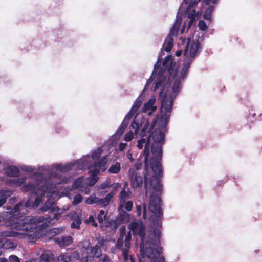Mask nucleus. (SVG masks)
<instances>
[{
  "label": "nucleus",
  "mask_w": 262,
  "mask_h": 262,
  "mask_svg": "<svg viewBox=\"0 0 262 262\" xmlns=\"http://www.w3.org/2000/svg\"><path fill=\"white\" fill-rule=\"evenodd\" d=\"M129 248H126L125 247V248H122L121 249L122 255L123 256H128V249Z\"/></svg>",
  "instance_id": "56"
},
{
  "label": "nucleus",
  "mask_w": 262,
  "mask_h": 262,
  "mask_svg": "<svg viewBox=\"0 0 262 262\" xmlns=\"http://www.w3.org/2000/svg\"><path fill=\"white\" fill-rule=\"evenodd\" d=\"M91 254L93 257L99 258L101 255V251L98 245H95L91 248Z\"/></svg>",
  "instance_id": "24"
},
{
  "label": "nucleus",
  "mask_w": 262,
  "mask_h": 262,
  "mask_svg": "<svg viewBox=\"0 0 262 262\" xmlns=\"http://www.w3.org/2000/svg\"><path fill=\"white\" fill-rule=\"evenodd\" d=\"M97 220L99 223L101 224V226L104 227V223L106 222V221H108L107 213H106L104 215H98Z\"/></svg>",
  "instance_id": "31"
},
{
  "label": "nucleus",
  "mask_w": 262,
  "mask_h": 262,
  "mask_svg": "<svg viewBox=\"0 0 262 262\" xmlns=\"http://www.w3.org/2000/svg\"><path fill=\"white\" fill-rule=\"evenodd\" d=\"M21 169L23 171H26V172H32L34 170V168L31 167V166H25L24 165L21 167Z\"/></svg>",
  "instance_id": "50"
},
{
  "label": "nucleus",
  "mask_w": 262,
  "mask_h": 262,
  "mask_svg": "<svg viewBox=\"0 0 262 262\" xmlns=\"http://www.w3.org/2000/svg\"><path fill=\"white\" fill-rule=\"evenodd\" d=\"M181 24V19H178L176 20V21L172 27H175V28H177L179 30Z\"/></svg>",
  "instance_id": "55"
},
{
  "label": "nucleus",
  "mask_w": 262,
  "mask_h": 262,
  "mask_svg": "<svg viewBox=\"0 0 262 262\" xmlns=\"http://www.w3.org/2000/svg\"><path fill=\"white\" fill-rule=\"evenodd\" d=\"M97 202V197L96 196H90L85 201V203L89 205H91L93 204H96Z\"/></svg>",
  "instance_id": "37"
},
{
  "label": "nucleus",
  "mask_w": 262,
  "mask_h": 262,
  "mask_svg": "<svg viewBox=\"0 0 262 262\" xmlns=\"http://www.w3.org/2000/svg\"><path fill=\"white\" fill-rule=\"evenodd\" d=\"M51 206H52L51 203H50V202H46L45 203L44 205L41 208V210H42L43 211H47L49 210L51 208Z\"/></svg>",
  "instance_id": "48"
},
{
  "label": "nucleus",
  "mask_w": 262,
  "mask_h": 262,
  "mask_svg": "<svg viewBox=\"0 0 262 262\" xmlns=\"http://www.w3.org/2000/svg\"><path fill=\"white\" fill-rule=\"evenodd\" d=\"M126 145L127 143H120L119 145V150L120 151H123L125 149Z\"/></svg>",
  "instance_id": "58"
},
{
  "label": "nucleus",
  "mask_w": 262,
  "mask_h": 262,
  "mask_svg": "<svg viewBox=\"0 0 262 262\" xmlns=\"http://www.w3.org/2000/svg\"><path fill=\"white\" fill-rule=\"evenodd\" d=\"M9 259L11 262H20L19 258L15 255H12L10 256Z\"/></svg>",
  "instance_id": "52"
},
{
  "label": "nucleus",
  "mask_w": 262,
  "mask_h": 262,
  "mask_svg": "<svg viewBox=\"0 0 262 262\" xmlns=\"http://www.w3.org/2000/svg\"><path fill=\"white\" fill-rule=\"evenodd\" d=\"M155 102V99L150 98L146 102L142 108L143 112H146L148 110H152L155 111L157 109V106H154V104Z\"/></svg>",
  "instance_id": "17"
},
{
  "label": "nucleus",
  "mask_w": 262,
  "mask_h": 262,
  "mask_svg": "<svg viewBox=\"0 0 262 262\" xmlns=\"http://www.w3.org/2000/svg\"><path fill=\"white\" fill-rule=\"evenodd\" d=\"M82 200V196L80 194H77L74 196L73 200L72 201V204L73 205H76L81 202Z\"/></svg>",
  "instance_id": "35"
},
{
  "label": "nucleus",
  "mask_w": 262,
  "mask_h": 262,
  "mask_svg": "<svg viewBox=\"0 0 262 262\" xmlns=\"http://www.w3.org/2000/svg\"><path fill=\"white\" fill-rule=\"evenodd\" d=\"M179 29L175 28V27H172L169 32V35L168 36H175L177 35Z\"/></svg>",
  "instance_id": "46"
},
{
  "label": "nucleus",
  "mask_w": 262,
  "mask_h": 262,
  "mask_svg": "<svg viewBox=\"0 0 262 262\" xmlns=\"http://www.w3.org/2000/svg\"><path fill=\"white\" fill-rule=\"evenodd\" d=\"M55 243L60 248H64L70 245L73 243V238L71 236L56 237L53 238Z\"/></svg>",
  "instance_id": "10"
},
{
  "label": "nucleus",
  "mask_w": 262,
  "mask_h": 262,
  "mask_svg": "<svg viewBox=\"0 0 262 262\" xmlns=\"http://www.w3.org/2000/svg\"><path fill=\"white\" fill-rule=\"evenodd\" d=\"M131 185L133 188L141 187L143 185V178L139 173L134 169L130 168L128 171Z\"/></svg>",
  "instance_id": "8"
},
{
  "label": "nucleus",
  "mask_w": 262,
  "mask_h": 262,
  "mask_svg": "<svg viewBox=\"0 0 262 262\" xmlns=\"http://www.w3.org/2000/svg\"><path fill=\"white\" fill-rule=\"evenodd\" d=\"M89 173H91L90 177L88 178L89 181V185L90 186H93L96 183L99 179L98 175L100 173V170L98 169L95 168L90 171Z\"/></svg>",
  "instance_id": "14"
},
{
  "label": "nucleus",
  "mask_w": 262,
  "mask_h": 262,
  "mask_svg": "<svg viewBox=\"0 0 262 262\" xmlns=\"http://www.w3.org/2000/svg\"><path fill=\"white\" fill-rule=\"evenodd\" d=\"M85 223L89 224L92 223V225L94 227H97L98 224L96 222L94 217L93 215H90L89 218L85 220Z\"/></svg>",
  "instance_id": "38"
},
{
  "label": "nucleus",
  "mask_w": 262,
  "mask_h": 262,
  "mask_svg": "<svg viewBox=\"0 0 262 262\" xmlns=\"http://www.w3.org/2000/svg\"><path fill=\"white\" fill-rule=\"evenodd\" d=\"M73 167L74 165L72 163H67L64 165L61 164H57L55 166L56 169L62 172L69 171L73 169Z\"/></svg>",
  "instance_id": "19"
},
{
  "label": "nucleus",
  "mask_w": 262,
  "mask_h": 262,
  "mask_svg": "<svg viewBox=\"0 0 262 262\" xmlns=\"http://www.w3.org/2000/svg\"><path fill=\"white\" fill-rule=\"evenodd\" d=\"M46 194V191L40 188V191L38 192L37 194H34L33 196H36V198L34 200V204L35 206H38L40 202L42 201V198Z\"/></svg>",
  "instance_id": "22"
},
{
  "label": "nucleus",
  "mask_w": 262,
  "mask_h": 262,
  "mask_svg": "<svg viewBox=\"0 0 262 262\" xmlns=\"http://www.w3.org/2000/svg\"><path fill=\"white\" fill-rule=\"evenodd\" d=\"M71 219L72 222L71 224V227L73 229H79L80 228V225L81 224L82 219L81 215L78 214L76 212H74L71 215Z\"/></svg>",
  "instance_id": "12"
},
{
  "label": "nucleus",
  "mask_w": 262,
  "mask_h": 262,
  "mask_svg": "<svg viewBox=\"0 0 262 262\" xmlns=\"http://www.w3.org/2000/svg\"><path fill=\"white\" fill-rule=\"evenodd\" d=\"M123 237L119 236L116 244V247L117 249H121L123 248Z\"/></svg>",
  "instance_id": "40"
},
{
  "label": "nucleus",
  "mask_w": 262,
  "mask_h": 262,
  "mask_svg": "<svg viewBox=\"0 0 262 262\" xmlns=\"http://www.w3.org/2000/svg\"><path fill=\"white\" fill-rule=\"evenodd\" d=\"M128 194L124 189L120 193V200L121 202L124 203L126 199L128 198Z\"/></svg>",
  "instance_id": "36"
},
{
  "label": "nucleus",
  "mask_w": 262,
  "mask_h": 262,
  "mask_svg": "<svg viewBox=\"0 0 262 262\" xmlns=\"http://www.w3.org/2000/svg\"><path fill=\"white\" fill-rule=\"evenodd\" d=\"M121 169L120 164L116 162L114 164L112 165L109 168L108 171L110 173L117 174Z\"/></svg>",
  "instance_id": "25"
},
{
  "label": "nucleus",
  "mask_w": 262,
  "mask_h": 262,
  "mask_svg": "<svg viewBox=\"0 0 262 262\" xmlns=\"http://www.w3.org/2000/svg\"><path fill=\"white\" fill-rule=\"evenodd\" d=\"M159 68V65H158L157 63L155 64L152 75H151V77H150V78L149 79L148 81H147V84H150L151 82H152V81L154 80L152 76H153L154 74H156V73H157Z\"/></svg>",
  "instance_id": "41"
},
{
  "label": "nucleus",
  "mask_w": 262,
  "mask_h": 262,
  "mask_svg": "<svg viewBox=\"0 0 262 262\" xmlns=\"http://www.w3.org/2000/svg\"><path fill=\"white\" fill-rule=\"evenodd\" d=\"M188 72V71H185L182 69L181 72V76L180 77H179V78H180V80H181V79L182 80L184 79L187 77Z\"/></svg>",
  "instance_id": "54"
},
{
  "label": "nucleus",
  "mask_w": 262,
  "mask_h": 262,
  "mask_svg": "<svg viewBox=\"0 0 262 262\" xmlns=\"http://www.w3.org/2000/svg\"><path fill=\"white\" fill-rule=\"evenodd\" d=\"M102 153V150L101 149L98 148L96 151L93 152L92 155V158L94 159H97L100 158Z\"/></svg>",
  "instance_id": "43"
},
{
  "label": "nucleus",
  "mask_w": 262,
  "mask_h": 262,
  "mask_svg": "<svg viewBox=\"0 0 262 262\" xmlns=\"http://www.w3.org/2000/svg\"><path fill=\"white\" fill-rule=\"evenodd\" d=\"M40 189V188L36 183H31L24 185L21 188L22 191L24 192L30 191L29 197L30 198H32L34 194H37Z\"/></svg>",
  "instance_id": "9"
},
{
  "label": "nucleus",
  "mask_w": 262,
  "mask_h": 262,
  "mask_svg": "<svg viewBox=\"0 0 262 262\" xmlns=\"http://www.w3.org/2000/svg\"><path fill=\"white\" fill-rule=\"evenodd\" d=\"M57 260L59 262H70L71 258L70 254L67 253H62L57 257Z\"/></svg>",
  "instance_id": "27"
},
{
  "label": "nucleus",
  "mask_w": 262,
  "mask_h": 262,
  "mask_svg": "<svg viewBox=\"0 0 262 262\" xmlns=\"http://www.w3.org/2000/svg\"><path fill=\"white\" fill-rule=\"evenodd\" d=\"M23 207V204H17L12 210L13 216L12 219L11 228L0 232L1 237H18L19 238H27L29 241H33L37 239L39 232L35 230L42 231L46 229L51 225L54 224L55 221L58 220L60 214L53 213L55 211L54 208L52 210L53 215H46L42 216H17L20 212V208Z\"/></svg>",
  "instance_id": "2"
},
{
  "label": "nucleus",
  "mask_w": 262,
  "mask_h": 262,
  "mask_svg": "<svg viewBox=\"0 0 262 262\" xmlns=\"http://www.w3.org/2000/svg\"><path fill=\"white\" fill-rule=\"evenodd\" d=\"M71 260L72 259H78L79 258V254L77 251H74L70 254Z\"/></svg>",
  "instance_id": "47"
},
{
  "label": "nucleus",
  "mask_w": 262,
  "mask_h": 262,
  "mask_svg": "<svg viewBox=\"0 0 262 262\" xmlns=\"http://www.w3.org/2000/svg\"><path fill=\"white\" fill-rule=\"evenodd\" d=\"M124 239V245L126 248H130V241L132 238V235L130 231H128L127 234H126Z\"/></svg>",
  "instance_id": "32"
},
{
  "label": "nucleus",
  "mask_w": 262,
  "mask_h": 262,
  "mask_svg": "<svg viewBox=\"0 0 262 262\" xmlns=\"http://www.w3.org/2000/svg\"><path fill=\"white\" fill-rule=\"evenodd\" d=\"M173 45V39L171 36H167L163 45L165 51L169 52L171 50Z\"/></svg>",
  "instance_id": "21"
},
{
  "label": "nucleus",
  "mask_w": 262,
  "mask_h": 262,
  "mask_svg": "<svg viewBox=\"0 0 262 262\" xmlns=\"http://www.w3.org/2000/svg\"><path fill=\"white\" fill-rule=\"evenodd\" d=\"M133 202L131 201H127L125 205V208L126 211H130L133 208Z\"/></svg>",
  "instance_id": "49"
},
{
  "label": "nucleus",
  "mask_w": 262,
  "mask_h": 262,
  "mask_svg": "<svg viewBox=\"0 0 262 262\" xmlns=\"http://www.w3.org/2000/svg\"><path fill=\"white\" fill-rule=\"evenodd\" d=\"M122 223L116 217L115 220H108L104 223V227L106 228L111 227L114 229H116Z\"/></svg>",
  "instance_id": "18"
},
{
  "label": "nucleus",
  "mask_w": 262,
  "mask_h": 262,
  "mask_svg": "<svg viewBox=\"0 0 262 262\" xmlns=\"http://www.w3.org/2000/svg\"><path fill=\"white\" fill-rule=\"evenodd\" d=\"M113 196V194L112 192H110L103 198L101 199L97 197L96 204L101 207H105L109 204Z\"/></svg>",
  "instance_id": "13"
},
{
  "label": "nucleus",
  "mask_w": 262,
  "mask_h": 262,
  "mask_svg": "<svg viewBox=\"0 0 262 262\" xmlns=\"http://www.w3.org/2000/svg\"><path fill=\"white\" fill-rule=\"evenodd\" d=\"M161 205L162 200L161 198L154 194H151L148 209L150 212L152 214L150 217V223L152 226L156 227H162L163 216Z\"/></svg>",
  "instance_id": "6"
},
{
  "label": "nucleus",
  "mask_w": 262,
  "mask_h": 262,
  "mask_svg": "<svg viewBox=\"0 0 262 262\" xmlns=\"http://www.w3.org/2000/svg\"><path fill=\"white\" fill-rule=\"evenodd\" d=\"M214 9V6H209L205 10L203 18L205 20H210L211 18V14Z\"/></svg>",
  "instance_id": "26"
},
{
  "label": "nucleus",
  "mask_w": 262,
  "mask_h": 262,
  "mask_svg": "<svg viewBox=\"0 0 262 262\" xmlns=\"http://www.w3.org/2000/svg\"><path fill=\"white\" fill-rule=\"evenodd\" d=\"M134 137L133 133L131 131L127 133L124 136V140L126 141H131Z\"/></svg>",
  "instance_id": "45"
},
{
  "label": "nucleus",
  "mask_w": 262,
  "mask_h": 262,
  "mask_svg": "<svg viewBox=\"0 0 262 262\" xmlns=\"http://www.w3.org/2000/svg\"><path fill=\"white\" fill-rule=\"evenodd\" d=\"M11 193L9 190H0V207L6 203L7 199L11 195Z\"/></svg>",
  "instance_id": "20"
},
{
  "label": "nucleus",
  "mask_w": 262,
  "mask_h": 262,
  "mask_svg": "<svg viewBox=\"0 0 262 262\" xmlns=\"http://www.w3.org/2000/svg\"><path fill=\"white\" fill-rule=\"evenodd\" d=\"M192 61V59L190 58L186 59L183 63L182 69L185 71H188L189 68L190 67Z\"/></svg>",
  "instance_id": "30"
},
{
  "label": "nucleus",
  "mask_w": 262,
  "mask_h": 262,
  "mask_svg": "<svg viewBox=\"0 0 262 262\" xmlns=\"http://www.w3.org/2000/svg\"><path fill=\"white\" fill-rule=\"evenodd\" d=\"M176 62L173 61V58L172 55H168L164 60L162 66L160 68L156 80L154 91H156L158 89L161 88L159 93V97L163 99L165 95V99L168 100L169 98L172 97L173 103L174 99L179 93L181 89V80L180 78H176L173 82L172 86V92L169 94L167 89L169 86V79L167 78L165 73H167L168 76H171L173 72Z\"/></svg>",
  "instance_id": "4"
},
{
  "label": "nucleus",
  "mask_w": 262,
  "mask_h": 262,
  "mask_svg": "<svg viewBox=\"0 0 262 262\" xmlns=\"http://www.w3.org/2000/svg\"><path fill=\"white\" fill-rule=\"evenodd\" d=\"M110 187V185L108 184V183H102L99 186V188L100 189H105L107 187Z\"/></svg>",
  "instance_id": "61"
},
{
  "label": "nucleus",
  "mask_w": 262,
  "mask_h": 262,
  "mask_svg": "<svg viewBox=\"0 0 262 262\" xmlns=\"http://www.w3.org/2000/svg\"><path fill=\"white\" fill-rule=\"evenodd\" d=\"M25 262H39V260L35 258H32L26 260Z\"/></svg>",
  "instance_id": "64"
},
{
  "label": "nucleus",
  "mask_w": 262,
  "mask_h": 262,
  "mask_svg": "<svg viewBox=\"0 0 262 262\" xmlns=\"http://www.w3.org/2000/svg\"><path fill=\"white\" fill-rule=\"evenodd\" d=\"M7 176L11 177H17L19 172V169L16 166L12 165L6 167L4 169Z\"/></svg>",
  "instance_id": "15"
},
{
  "label": "nucleus",
  "mask_w": 262,
  "mask_h": 262,
  "mask_svg": "<svg viewBox=\"0 0 262 262\" xmlns=\"http://www.w3.org/2000/svg\"><path fill=\"white\" fill-rule=\"evenodd\" d=\"M128 123L125 121H122L121 125L116 132V135L118 136H121L124 132L125 129L128 126Z\"/></svg>",
  "instance_id": "29"
},
{
  "label": "nucleus",
  "mask_w": 262,
  "mask_h": 262,
  "mask_svg": "<svg viewBox=\"0 0 262 262\" xmlns=\"http://www.w3.org/2000/svg\"><path fill=\"white\" fill-rule=\"evenodd\" d=\"M101 258L100 259L99 262H109L110 259L107 255L106 254L101 255Z\"/></svg>",
  "instance_id": "53"
},
{
  "label": "nucleus",
  "mask_w": 262,
  "mask_h": 262,
  "mask_svg": "<svg viewBox=\"0 0 262 262\" xmlns=\"http://www.w3.org/2000/svg\"><path fill=\"white\" fill-rule=\"evenodd\" d=\"M54 255L50 250H43L40 256L39 262H54Z\"/></svg>",
  "instance_id": "11"
},
{
  "label": "nucleus",
  "mask_w": 262,
  "mask_h": 262,
  "mask_svg": "<svg viewBox=\"0 0 262 262\" xmlns=\"http://www.w3.org/2000/svg\"><path fill=\"white\" fill-rule=\"evenodd\" d=\"M190 43V47L189 50V55L190 58L194 59L199 53L200 50L201 49V44L199 41V40H193L191 42H190V40L189 39L187 42V45L186 46V49L184 51V55H186L188 54V47L189 43Z\"/></svg>",
  "instance_id": "7"
},
{
  "label": "nucleus",
  "mask_w": 262,
  "mask_h": 262,
  "mask_svg": "<svg viewBox=\"0 0 262 262\" xmlns=\"http://www.w3.org/2000/svg\"><path fill=\"white\" fill-rule=\"evenodd\" d=\"M107 161V156H103L99 161H95L93 164V167H98L101 169L102 171H105L106 169L105 167Z\"/></svg>",
  "instance_id": "16"
},
{
  "label": "nucleus",
  "mask_w": 262,
  "mask_h": 262,
  "mask_svg": "<svg viewBox=\"0 0 262 262\" xmlns=\"http://www.w3.org/2000/svg\"><path fill=\"white\" fill-rule=\"evenodd\" d=\"M142 162H141L140 160H138L136 163L135 164V167L136 169V170H139L141 168V166H142Z\"/></svg>",
  "instance_id": "57"
},
{
  "label": "nucleus",
  "mask_w": 262,
  "mask_h": 262,
  "mask_svg": "<svg viewBox=\"0 0 262 262\" xmlns=\"http://www.w3.org/2000/svg\"><path fill=\"white\" fill-rule=\"evenodd\" d=\"M60 232V230L58 228H53L51 230V232L53 234V235L58 234Z\"/></svg>",
  "instance_id": "59"
},
{
  "label": "nucleus",
  "mask_w": 262,
  "mask_h": 262,
  "mask_svg": "<svg viewBox=\"0 0 262 262\" xmlns=\"http://www.w3.org/2000/svg\"><path fill=\"white\" fill-rule=\"evenodd\" d=\"M142 101L140 99H137L136 100L135 102L134 103L132 110L136 112V111L140 108L141 105H142Z\"/></svg>",
  "instance_id": "33"
},
{
  "label": "nucleus",
  "mask_w": 262,
  "mask_h": 262,
  "mask_svg": "<svg viewBox=\"0 0 262 262\" xmlns=\"http://www.w3.org/2000/svg\"><path fill=\"white\" fill-rule=\"evenodd\" d=\"M82 180L81 179H77L74 182V185L76 187H79L80 185L81 184Z\"/></svg>",
  "instance_id": "62"
},
{
  "label": "nucleus",
  "mask_w": 262,
  "mask_h": 262,
  "mask_svg": "<svg viewBox=\"0 0 262 262\" xmlns=\"http://www.w3.org/2000/svg\"><path fill=\"white\" fill-rule=\"evenodd\" d=\"M97 244L96 245H98L99 247L104 246L105 243V239L103 236H99L96 238Z\"/></svg>",
  "instance_id": "44"
},
{
  "label": "nucleus",
  "mask_w": 262,
  "mask_h": 262,
  "mask_svg": "<svg viewBox=\"0 0 262 262\" xmlns=\"http://www.w3.org/2000/svg\"><path fill=\"white\" fill-rule=\"evenodd\" d=\"M165 95L161 100V114L158 115L157 118L152 121L148 129L149 132H154L158 129L163 133L161 129L164 128L167 124L173 106V100L172 97H170L168 100L165 99Z\"/></svg>",
  "instance_id": "5"
},
{
  "label": "nucleus",
  "mask_w": 262,
  "mask_h": 262,
  "mask_svg": "<svg viewBox=\"0 0 262 262\" xmlns=\"http://www.w3.org/2000/svg\"><path fill=\"white\" fill-rule=\"evenodd\" d=\"M136 112L133 110L130 109L129 112L125 115L123 121L127 122L133 117V115Z\"/></svg>",
  "instance_id": "39"
},
{
  "label": "nucleus",
  "mask_w": 262,
  "mask_h": 262,
  "mask_svg": "<svg viewBox=\"0 0 262 262\" xmlns=\"http://www.w3.org/2000/svg\"><path fill=\"white\" fill-rule=\"evenodd\" d=\"M120 237H124V235L126 234V227L125 226H121L120 229Z\"/></svg>",
  "instance_id": "51"
},
{
  "label": "nucleus",
  "mask_w": 262,
  "mask_h": 262,
  "mask_svg": "<svg viewBox=\"0 0 262 262\" xmlns=\"http://www.w3.org/2000/svg\"><path fill=\"white\" fill-rule=\"evenodd\" d=\"M142 207L140 205H137L136 212L138 216H140L141 214Z\"/></svg>",
  "instance_id": "60"
},
{
  "label": "nucleus",
  "mask_w": 262,
  "mask_h": 262,
  "mask_svg": "<svg viewBox=\"0 0 262 262\" xmlns=\"http://www.w3.org/2000/svg\"><path fill=\"white\" fill-rule=\"evenodd\" d=\"M133 234L138 235L141 238L140 250L141 255L150 259V262H165L164 256H160V236L161 232L157 228H154L145 242L146 227L141 220L132 222L128 226Z\"/></svg>",
  "instance_id": "3"
},
{
  "label": "nucleus",
  "mask_w": 262,
  "mask_h": 262,
  "mask_svg": "<svg viewBox=\"0 0 262 262\" xmlns=\"http://www.w3.org/2000/svg\"><path fill=\"white\" fill-rule=\"evenodd\" d=\"M127 158L130 160L131 162H133L134 161V159L133 158L132 154L130 152H128L126 155Z\"/></svg>",
  "instance_id": "63"
},
{
  "label": "nucleus",
  "mask_w": 262,
  "mask_h": 262,
  "mask_svg": "<svg viewBox=\"0 0 262 262\" xmlns=\"http://www.w3.org/2000/svg\"><path fill=\"white\" fill-rule=\"evenodd\" d=\"M198 27L199 29L202 31H205L208 28L206 23L203 20H200L199 21Z\"/></svg>",
  "instance_id": "42"
},
{
  "label": "nucleus",
  "mask_w": 262,
  "mask_h": 262,
  "mask_svg": "<svg viewBox=\"0 0 262 262\" xmlns=\"http://www.w3.org/2000/svg\"><path fill=\"white\" fill-rule=\"evenodd\" d=\"M16 247L14 243L11 242L9 239H5L4 241H2V245L1 247L4 249H12Z\"/></svg>",
  "instance_id": "28"
},
{
  "label": "nucleus",
  "mask_w": 262,
  "mask_h": 262,
  "mask_svg": "<svg viewBox=\"0 0 262 262\" xmlns=\"http://www.w3.org/2000/svg\"><path fill=\"white\" fill-rule=\"evenodd\" d=\"M117 217L122 223H127L129 221V215L125 211L122 210Z\"/></svg>",
  "instance_id": "23"
},
{
  "label": "nucleus",
  "mask_w": 262,
  "mask_h": 262,
  "mask_svg": "<svg viewBox=\"0 0 262 262\" xmlns=\"http://www.w3.org/2000/svg\"><path fill=\"white\" fill-rule=\"evenodd\" d=\"M150 126L149 121L142 118L140 123L135 120L132 123L131 127L134 129V133L137 134L140 130V139L137 142V147L141 149L144 146L143 155L144 156L145 167H148V160L149 155V148L154 157L150 160V167L155 175L149 178L148 181L146 174L144 176V186L151 187L155 191L159 192L162 190V185L159 177L162 176L163 170L161 160L162 158V146L165 143V134L157 129L154 132H149L148 129Z\"/></svg>",
  "instance_id": "1"
},
{
  "label": "nucleus",
  "mask_w": 262,
  "mask_h": 262,
  "mask_svg": "<svg viewBox=\"0 0 262 262\" xmlns=\"http://www.w3.org/2000/svg\"><path fill=\"white\" fill-rule=\"evenodd\" d=\"M25 181V178H16L13 179L10 181V182L15 184L17 186H20Z\"/></svg>",
  "instance_id": "34"
}]
</instances>
